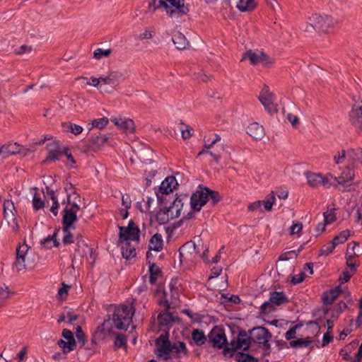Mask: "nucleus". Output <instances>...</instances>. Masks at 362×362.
Listing matches in <instances>:
<instances>
[{
    "mask_svg": "<svg viewBox=\"0 0 362 362\" xmlns=\"http://www.w3.org/2000/svg\"><path fill=\"white\" fill-rule=\"evenodd\" d=\"M109 312L111 313L107 315L103 323L98 326L95 331L102 337L112 334L113 328L127 330L132 322L135 310L133 306L120 305L114 306Z\"/></svg>",
    "mask_w": 362,
    "mask_h": 362,
    "instance_id": "obj_1",
    "label": "nucleus"
},
{
    "mask_svg": "<svg viewBox=\"0 0 362 362\" xmlns=\"http://www.w3.org/2000/svg\"><path fill=\"white\" fill-rule=\"evenodd\" d=\"M208 247L201 242L197 244L192 241L182 245L179 249L180 262H193L197 257L206 258Z\"/></svg>",
    "mask_w": 362,
    "mask_h": 362,
    "instance_id": "obj_2",
    "label": "nucleus"
},
{
    "mask_svg": "<svg viewBox=\"0 0 362 362\" xmlns=\"http://www.w3.org/2000/svg\"><path fill=\"white\" fill-rule=\"evenodd\" d=\"M338 19L334 18L329 15H320L313 13L309 17V24L305 30L311 31L313 29L326 32L330 28H334L339 23Z\"/></svg>",
    "mask_w": 362,
    "mask_h": 362,
    "instance_id": "obj_3",
    "label": "nucleus"
},
{
    "mask_svg": "<svg viewBox=\"0 0 362 362\" xmlns=\"http://www.w3.org/2000/svg\"><path fill=\"white\" fill-rule=\"evenodd\" d=\"M251 341H252L251 335L248 337L245 330H240L237 339L230 342V346L223 349V354L225 356H232L233 351L237 349L246 351L249 349Z\"/></svg>",
    "mask_w": 362,
    "mask_h": 362,
    "instance_id": "obj_4",
    "label": "nucleus"
},
{
    "mask_svg": "<svg viewBox=\"0 0 362 362\" xmlns=\"http://www.w3.org/2000/svg\"><path fill=\"white\" fill-rule=\"evenodd\" d=\"M355 177L354 170L350 165H348L341 173L339 177H334L332 178L337 181V185L343 187V191L352 192L355 191L358 187V182H352L351 181Z\"/></svg>",
    "mask_w": 362,
    "mask_h": 362,
    "instance_id": "obj_5",
    "label": "nucleus"
},
{
    "mask_svg": "<svg viewBox=\"0 0 362 362\" xmlns=\"http://www.w3.org/2000/svg\"><path fill=\"white\" fill-rule=\"evenodd\" d=\"M245 59H249L252 66L258 64H262L265 67H271L274 63V59L271 58L263 51L256 50L253 51L249 49L246 51L241 59V62Z\"/></svg>",
    "mask_w": 362,
    "mask_h": 362,
    "instance_id": "obj_6",
    "label": "nucleus"
},
{
    "mask_svg": "<svg viewBox=\"0 0 362 362\" xmlns=\"http://www.w3.org/2000/svg\"><path fill=\"white\" fill-rule=\"evenodd\" d=\"M250 335L252 341L262 346L267 351V354H269L270 350L269 340L272 334L268 329L262 327H257L250 330Z\"/></svg>",
    "mask_w": 362,
    "mask_h": 362,
    "instance_id": "obj_7",
    "label": "nucleus"
},
{
    "mask_svg": "<svg viewBox=\"0 0 362 362\" xmlns=\"http://www.w3.org/2000/svg\"><path fill=\"white\" fill-rule=\"evenodd\" d=\"M30 247L25 243L16 248V261L13 263L17 272H21L27 268L29 263Z\"/></svg>",
    "mask_w": 362,
    "mask_h": 362,
    "instance_id": "obj_8",
    "label": "nucleus"
},
{
    "mask_svg": "<svg viewBox=\"0 0 362 362\" xmlns=\"http://www.w3.org/2000/svg\"><path fill=\"white\" fill-rule=\"evenodd\" d=\"M119 240L122 241H139L140 230L133 221H130L128 226H119Z\"/></svg>",
    "mask_w": 362,
    "mask_h": 362,
    "instance_id": "obj_9",
    "label": "nucleus"
},
{
    "mask_svg": "<svg viewBox=\"0 0 362 362\" xmlns=\"http://www.w3.org/2000/svg\"><path fill=\"white\" fill-rule=\"evenodd\" d=\"M209 341L217 349H224L230 346L228 344L224 330L218 327L213 328L208 334Z\"/></svg>",
    "mask_w": 362,
    "mask_h": 362,
    "instance_id": "obj_10",
    "label": "nucleus"
},
{
    "mask_svg": "<svg viewBox=\"0 0 362 362\" xmlns=\"http://www.w3.org/2000/svg\"><path fill=\"white\" fill-rule=\"evenodd\" d=\"M209 200L208 187H199L192 194L190 199V205L193 210L199 211L202 207L206 204Z\"/></svg>",
    "mask_w": 362,
    "mask_h": 362,
    "instance_id": "obj_11",
    "label": "nucleus"
},
{
    "mask_svg": "<svg viewBox=\"0 0 362 362\" xmlns=\"http://www.w3.org/2000/svg\"><path fill=\"white\" fill-rule=\"evenodd\" d=\"M305 176L308 180V184L311 187H318L320 186L328 187L331 185L330 181L333 177V175L331 174L322 176L320 173H314L311 172L305 173Z\"/></svg>",
    "mask_w": 362,
    "mask_h": 362,
    "instance_id": "obj_12",
    "label": "nucleus"
},
{
    "mask_svg": "<svg viewBox=\"0 0 362 362\" xmlns=\"http://www.w3.org/2000/svg\"><path fill=\"white\" fill-rule=\"evenodd\" d=\"M259 99L264 108L270 113L276 112L277 109L274 101V95L269 91V87L264 86L259 95Z\"/></svg>",
    "mask_w": 362,
    "mask_h": 362,
    "instance_id": "obj_13",
    "label": "nucleus"
},
{
    "mask_svg": "<svg viewBox=\"0 0 362 362\" xmlns=\"http://www.w3.org/2000/svg\"><path fill=\"white\" fill-rule=\"evenodd\" d=\"M350 123L356 128L362 124V100H356L349 112Z\"/></svg>",
    "mask_w": 362,
    "mask_h": 362,
    "instance_id": "obj_14",
    "label": "nucleus"
},
{
    "mask_svg": "<svg viewBox=\"0 0 362 362\" xmlns=\"http://www.w3.org/2000/svg\"><path fill=\"white\" fill-rule=\"evenodd\" d=\"M165 13L170 18H179L185 15H187L189 8L188 5L185 3L180 4L179 6H171L166 2Z\"/></svg>",
    "mask_w": 362,
    "mask_h": 362,
    "instance_id": "obj_15",
    "label": "nucleus"
},
{
    "mask_svg": "<svg viewBox=\"0 0 362 362\" xmlns=\"http://www.w3.org/2000/svg\"><path fill=\"white\" fill-rule=\"evenodd\" d=\"M177 185V182L175 177L173 176H168L161 183L160 187H159V193H157V198L158 201L162 200V197L160 195L161 194H168L169 193L172 192L174 189H175L176 186Z\"/></svg>",
    "mask_w": 362,
    "mask_h": 362,
    "instance_id": "obj_16",
    "label": "nucleus"
},
{
    "mask_svg": "<svg viewBox=\"0 0 362 362\" xmlns=\"http://www.w3.org/2000/svg\"><path fill=\"white\" fill-rule=\"evenodd\" d=\"M123 78V74L119 71H109L107 75L100 76L101 83L113 87H116Z\"/></svg>",
    "mask_w": 362,
    "mask_h": 362,
    "instance_id": "obj_17",
    "label": "nucleus"
},
{
    "mask_svg": "<svg viewBox=\"0 0 362 362\" xmlns=\"http://www.w3.org/2000/svg\"><path fill=\"white\" fill-rule=\"evenodd\" d=\"M48 150V155L43 163H45L48 161H55L59 159V156L62 154V151L60 148L59 142L54 141L48 144L47 146Z\"/></svg>",
    "mask_w": 362,
    "mask_h": 362,
    "instance_id": "obj_18",
    "label": "nucleus"
},
{
    "mask_svg": "<svg viewBox=\"0 0 362 362\" xmlns=\"http://www.w3.org/2000/svg\"><path fill=\"white\" fill-rule=\"evenodd\" d=\"M112 122L126 134H132L134 132V122L131 119H114Z\"/></svg>",
    "mask_w": 362,
    "mask_h": 362,
    "instance_id": "obj_19",
    "label": "nucleus"
},
{
    "mask_svg": "<svg viewBox=\"0 0 362 362\" xmlns=\"http://www.w3.org/2000/svg\"><path fill=\"white\" fill-rule=\"evenodd\" d=\"M183 206L182 199L180 197H177L172 204L167 209V212H169V215L171 218H176L180 215L181 210Z\"/></svg>",
    "mask_w": 362,
    "mask_h": 362,
    "instance_id": "obj_20",
    "label": "nucleus"
},
{
    "mask_svg": "<svg viewBox=\"0 0 362 362\" xmlns=\"http://www.w3.org/2000/svg\"><path fill=\"white\" fill-rule=\"evenodd\" d=\"M247 134L255 139H261L264 136V127L257 122L251 123L247 128Z\"/></svg>",
    "mask_w": 362,
    "mask_h": 362,
    "instance_id": "obj_21",
    "label": "nucleus"
},
{
    "mask_svg": "<svg viewBox=\"0 0 362 362\" xmlns=\"http://www.w3.org/2000/svg\"><path fill=\"white\" fill-rule=\"evenodd\" d=\"M77 221V216L72 211H69L68 207H66L63 211L62 224L63 227L73 228V224Z\"/></svg>",
    "mask_w": 362,
    "mask_h": 362,
    "instance_id": "obj_22",
    "label": "nucleus"
},
{
    "mask_svg": "<svg viewBox=\"0 0 362 362\" xmlns=\"http://www.w3.org/2000/svg\"><path fill=\"white\" fill-rule=\"evenodd\" d=\"M223 150L224 148L223 146H216V148L214 150H210L204 148V149L199 152L198 156H200L203 154H209L214 158V161L216 163H218L221 158V153L223 151Z\"/></svg>",
    "mask_w": 362,
    "mask_h": 362,
    "instance_id": "obj_23",
    "label": "nucleus"
},
{
    "mask_svg": "<svg viewBox=\"0 0 362 362\" xmlns=\"http://www.w3.org/2000/svg\"><path fill=\"white\" fill-rule=\"evenodd\" d=\"M163 241L162 235L159 233L154 234L149 241L148 250L160 252L163 250Z\"/></svg>",
    "mask_w": 362,
    "mask_h": 362,
    "instance_id": "obj_24",
    "label": "nucleus"
},
{
    "mask_svg": "<svg viewBox=\"0 0 362 362\" xmlns=\"http://www.w3.org/2000/svg\"><path fill=\"white\" fill-rule=\"evenodd\" d=\"M276 307L288 302V298L284 292L274 291L270 293L269 299Z\"/></svg>",
    "mask_w": 362,
    "mask_h": 362,
    "instance_id": "obj_25",
    "label": "nucleus"
},
{
    "mask_svg": "<svg viewBox=\"0 0 362 362\" xmlns=\"http://www.w3.org/2000/svg\"><path fill=\"white\" fill-rule=\"evenodd\" d=\"M59 230V229H55L52 235H49L42 240L41 245L47 249H51L52 247H58L59 245V242L57 240V235Z\"/></svg>",
    "mask_w": 362,
    "mask_h": 362,
    "instance_id": "obj_26",
    "label": "nucleus"
},
{
    "mask_svg": "<svg viewBox=\"0 0 362 362\" xmlns=\"http://www.w3.org/2000/svg\"><path fill=\"white\" fill-rule=\"evenodd\" d=\"M257 5L256 0H239L237 8L242 12L251 11L256 8Z\"/></svg>",
    "mask_w": 362,
    "mask_h": 362,
    "instance_id": "obj_27",
    "label": "nucleus"
},
{
    "mask_svg": "<svg viewBox=\"0 0 362 362\" xmlns=\"http://www.w3.org/2000/svg\"><path fill=\"white\" fill-rule=\"evenodd\" d=\"M340 293L339 287L330 289L323 294V303L325 305H330L338 297Z\"/></svg>",
    "mask_w": 362,
    "mask_h": 362,
    "instance_id": "obj_28",
    "label": "nucleus"
},
{
    "mask_svg": "<svg viewBox=\"0 0 362 362\" xmlns=\"http://www.w3.org/2000/svg\"><path fill=\"white\" fill-rule=\"evenodd\" d=\"M347 158L349 161H361L362 163V148L356 147L348 148Z\"/></svg>",
    "mask_w": 362,
    "mask_h": 362,
    "instance_id": "obj_29",
    "label": "nucleus"
},
{
    "mask_svg": "<svg viewBox=\"0 0 362 362\" xmlns=\"http://www.w3.org/2000/svg\"><path fill=\"white\" fill-rule=\"evenodd\" d=\"M166 1L165 0H149L148 10L144 11V13L147 12L154 13L157 9L163 8L165 11Z\"/></svg>",
    "mask_w": 362,
    "mask_h": 362,
    "instance_id": "obj_30",
    "label": "nucleus"
},
{
    "mask_svg": "<svg viewBox=\"0 0 362 362\" xmlns=\"http://www.w3.org/2000/svg\"><path fill=\"white\" fill-rule=\"evenodd\" d=\"M173 41L178 49H184L188 45V41L185 36L181 33H177L173 37Z\"/></svg>",
    "mask_w": 362,
    "mask_h": 362,
    "instance_id": "obj_31",
    "label": "nucleus"
},
{
    "mask_svg": "<svg viewBox=\"0 0 362 362\" xmlns=\"http://www.w3.org/2000/svg\"><path fill=\"white\" fill-rule=\"evenodd\" d=\"M124 244L122 246V256L129 259L130 257H133L136 255V249L134 246L130 245L129 241H123Z\"/></svg>",
    "mask_w": 362,
    "mask_h": 362,
    "instance_id": "obj_32",
    "label": "nucleus"
},
{
    "mask_svg": "<svg viewBox=\"0 0 362 362\" xmlns=\"http://www.w3.org/2000/svg\"><path fill=\"white\" fill-rule=\"evenodd\" d=\"M112 53V49L97 48L93 51V57L96 60H100L103 58H108Z\"/></svg>",
    "mask_w": 362,
    "mask_h": 362,
    "instance_id": "obj_33",
    "label": "nucleus"
},
{
    "mask_svg": "<svg viewBox=\"0 0 362 362\" xmlns=\"http://www.w3.org/2000/svg\"><path fill=\"white\" fill-rule=\"evenodd\" d=\"M62 125L64 131L71 132L75 135L81 134L83 131L81 126L71 122L62 123Z\"/></svg>",
    "mask_w": 362,
    "mask_h": 362,
    "instance_id": "obj_34",
    "label": "nucleus"
},
{
    "mask_svg": "<svg viewBox=\"0 0 362 362\" xmlns=\"http://www.w3.org/2000/svg\"><path fill=\"white\" fill-rule=\"evenodd\" d=\"M192 337L195 344L198 346L203 345L206 341V337L204 332L200 329H194L192 333Z\"/></svg>",
    "mask_w": 362,
    "mask_h": 362,
    "instance_id": "obj_35",
    "label": "nucleus"
},
{
    "mask_svg": "<svg viewBox=\"0 0 362 362\" xmlns=\"http://www.w3.org/2000/svg\"><path fill=\"white\" fill-rule=\"evenodd\" d=\"M149 281L151 284H154L161 274L160 269L156 264L153 263L149 266Z\"/></svg>",
    "mask_w": 362,
    "mask_h": 362,
    "instance_id": "obj_36",
    "label": "nucleus"
},
{
    "mask_svg": "<svg viewBox=\"0 0 362 362\" xmlns=\"http://www.w3.org/2000/svg\"><path fill=\"white\" fill-rule=\"evenodd\" d=\"M276 197L274 192H271L268 195L266 196L265 199L261 201L262 205L264 206V209L266 211H271L272 209L273 204L275 203Z\"/></svg>",
    "mask_w": 362,
    "mask_h": 362,
    "instance_id": "obj_37",
    "label": "nucleus"
},
{
    "mask_svg": "<svg viewBox=\"0 0 362 362\" xmlns=\"http://www.w3.org/2000/svg\"><path fill=\"white\" fill-rule=\"evenodd\" d=\"M312 343V340L310 337H306L304 339H297L296 340L291 341L289 345L291 347L293 348H302L307 347Z\"/></svg>",
    "mask_w": 362,
    "mask_h": 362,
    "instance_id": "obj_38",
    "label": "nucleus"
},
{
    "mask_svg": "<svg viewBox=\"0 0 362 362\" xmlns=\"http://www.w3.org/2000/svg\"><path fill=\"white\" fill-rule=\"evenodd\" d=\"M158 321L160 326H168L173 321V317L170 313L164 312L158 315Z\"/></svg>",
    "mask_w": 362,
    "mask_h": 362,
    "instance_id": "obj_39",
    "label": "nucleus"
},
{
    "mask_svg": "<svg viewBox=\"0 0 362 362\" xmlns=\"http://www.w3.org/2000/svg\"><path fill=\"white\" fill-rule=\"evenodd\" d=\"M156 221L160 224H164L168 223L170 220H172L169 212H167V209H160L156 216Z\"/></svg>",
    "mask_w": 362,
    "mask_h": 362,
    "instance_id": "obj_40",
    "label": "nucleus"
},
{
    "mask_svg": "<svg viewBox=\"0 0 362 362\" xmlns=\"http://www.w3.org/2000/svg\"><path fill=\"white\" fill-rule=\"evenodd\" d=\"M107 139L108 138L106 135L100 134L91 139L90 141V146L93 148L99 147L100 146L103 145Z\"/></svg>",
    "mask_w": 362,
    "mask_h": 362,
    "instance_id": "obj_41",
    "label": "nucleus"
},
{
    "mask_svg": "<svg viewBox=\"0 0 362 362\" xmlns=\"http://www.w3.org/2000/svg\"><path fill=\"white\" fill-rule=\"evenodd\" d=\"M173 351L182 354L184 356H188V351L186 347V345L182 341H177L173 344Z\"/></svg>",
    "mask_w": 362,
    "mask_h": 362,
    "instance_id": "obj_42",
    "label": "nucleus"
},
{
    "mask_svg": "<svg viewBox=\"0 0 362 362\" xmlns=\"http://www.w3.org/2000/svg\"><path fill=\"white\" fill-rule=\"evenodd\" d=\"M62 336L67 340L68 345H71L76 348V342L74 337L73 332L68 329H64L62 330Z\"/></svg>",
    "mask_w": 362,
    "mask_h": 362,
    "instance_id": "obj_43",
    "label": "nucleus"
},
{
    "mask_svg": "<svg viewBox=\"0 0 362 362\" xmlns=\"http://www.w3.org/2000/svg\"><path fill=\"white\" fill-rule=\"evenodd\" d=\"M349 236V230L341 231L339 235H336L332 240L337 246L339 244L344 243Z\"/></svg>",
    "mask_w": 362,
    "mask_h": 362,
    "instance_id": "obj_44",
    "label": "nucleus"
},
{
    "mask_svg": "<svg viewBox=\"0 0 362 362\" xmlns=\"http://www.w3.org/2000/svg\"><path fill=\"white\" fill-rule=\"evenodd\" d=\"M276 309V306L269 300L264 302L260 307L261 313L268 315Z\"/></svg>",
    "mask_w": 362,
    "mask_h": 362,
    "instance_id": "obj_45",
    "label": "nucleus"
},
{
    "mask_svg": "<svg viewBox=\"0 0 362 362\" xmlns=\"http://www.w3.org/2000/svg\"><path fill=\"white\" fill-rule=\"evenodd\" d=\"M336 245L332 241L327 243L323 245L319 252L320 255H328L333 252Z\"/></svg>",
    "mask_w": 362,
    "mask_h": 362,
    "instance_id": "obj_46",
    "label": "nucleus"
},
{
    "mask_svg": "<svg viewBox=\"0 0 362 362\" xmlns=\"http://www.w3.org/2000/svg\"><path fill=\"white\" fill-rule=\"evenodd\" d=\"M11 293L12 292L7 286L0 288V308L3 306L5 300L9 298Z\"/></svg>",
    "mask_w": 362,
    "mask_h": 362,
    "instance_id": "obj_47",
    "label": "nucleus"
},
{
    "mask_svg": "<svg viewBox=\"0 0 362 362\" xmlns=\"http://www.w3.org/2000/svg\"><path fill=\"white\" fill-rule=\"evenodd\" d=\"M71 228L69 227H63L62 230L64 233V235L63 237V243L64 244H71L74 243V236L72 233H71L70 230Z\"/></svg>",
    "mask_w": 362,
    "mask_h": 362,
    "instance_id": "obj_48",
    "label": "nucleus"
},
{
    "mask_svg": "<svg viewBox=\"0 0 362 362\" xmlns=\"http://www.w3.org/2000/svg\"><path fill=\"white\" fill-rule=\"evenodd\" d=\"M214 136H215V138H214L213 139H211L210 138H207L206 136H205L204 138V148H207V149H211L214 147V146L218 141H221V139L218 134H215Z\"/></svg>",
    "mask_w": 362,
    "mask_h": 362,
    "instance_id": "obj_49",
    "label": "nucleus"
},
{
    "mask_svg": "<svg viewBox=\"0 0 362 362\" xmlns=\"http://www.w3.org/2000/svg\"><path fill=\"white\" fill-rule=\"evenodd\" d=\"M78 80L86 81V83L88 86H92L94 87H98L100 83H101L100 76L98 78L91 76L89 79L84 76H81L78 78Z\"/></svg>",
    "mask_w": 362,
    "mask_h": 362,
    "instance_id": "obj_50",
    "label": "nucleus"
},
{
    "mask_svg": "<svg viewBox=\"0 0 362 362\" xmlns=\"http://www.w3.org/2000/svg\"><path fill=\"white\" fill-rule=\"evenodd\" d=\"M127 344V339L124 334H117L115 340L114 342V346L115 349H119L122 347H125Z\"/></svg>",
    "mask_w": 362,
    "mask_h": 362,
    "instance_id": "obj_51",
    "label": "nucleus"
},
{
    "mask_svg": "<svg viewBox=\"0 0 362 362\" xmlns=\"http://www.w3.org/2000/svg\"><path fill=\"white\" fill-rule=\"evenodd\" d=\"M347 157V150L342 149L334 156V161L336 164L343 163Z\"/></svg>",
    "mask_w": 362,
    "mask_h": 362,
    "instance_id": "obj_52",
    "label": "nucleus"
},
{
    "mask_svg": "<svg viewBox=\"0 0 362 362\" xmlns=\"http://www.w3.org/2000/svg\"><path fill=\"white\" fill-rule=\"evenodd\" d=\"M335 209L333 208L330 209L329 211H327L323 214L325 217V222L327 224L332 223L336 220V214L334 213Z\"/></svg>",
    "mask_w": 362,
    "mask_h": 362,
    "instance_id": "obj_53",
    "label": "nucleus"
},
{
    "mask_svg": "<svg viewBox=\"0 0 362 362\" xmlns=\"http://www.w3.org/2000/svg\"><path fill=\"white\" fill-rule=\"evenodd\" d=\"M168 292L165 291H162V297L160 299H158L159 305H163L166 310H168L170 306V300L168 298Z\"/></svg>",
    "mask_w": 362,
    "mask_h": 362,
    "instance_id": "obj_54",
    "label": "nucleus"
},
{
    "mask_svg": "<svg viewBox=\"0 0 362 362\" xmlns=\"http://www.w3.org/2000/svg\"><path fill=\"white\" fill-rule=\"evenodd\" d=\"M76 337L78 339V343L81 344V346H84L86 341V336L82 330L81 327L77 326L76 329Z\"/></svg>",
    "mask_w": 362,
    "mask_h": 362,
    "instance_id": "obj_55",
    "label": "nucleus"
},
{
    "mask_svg": "<svg viewBox=\"0 0 362 362\" xmlns=\"http://www.w3.org/2000/svg\"><path fill=\"white\" fill-rule=\"evenodd\" d=\"M108 123V119L107 117H102L93 121V127H97L99 129H103Z\"/></svg>",
    "mask_w": 362,
    "mask_h": 362,
    "instance_id": "obj_56",
    "label": "nucleus"
},
{
    "mask_svg": "<svg viewBox=\"0 0 362 362\" xmlns=\"http://www.w3.org/2000/svg\"><path fill=\"white\" fill-rule=\"evenodd\" d=\"M170 298L169 300L170 304H176L178 300V289L175 286H170Z\"/></svg>",
    "mask_w": 362,
    "mask_h": 362,
    "instance_id": "obj_57",
    "label": "nucleus"
},
{
    "mask_svg": "<svg viewBox=\"0 0 362 362\" xmlns=\"http://www.w3.org/2000/svg\"><path fill=\"white\" fill-rule=\"evenodd\" d=\"M57 344L60 348H62L64 354L69 353L76 349L71 345H68L67 341H65L63 339H59L57 341Z\"/></svg>",
    "mask_w": 362,
    "mask_h": 362,
    "instance_id": "obj_58",
    "label": "nucleus"
},
{
    "mask_svg": "<svg viewBox=\"0 0 362 362\" xmlns=\"http://www.w3.org/2000/svg\"><path fill=\"white\" fill-rule=\"evenodd\" d=\"M346 264L349 267H350L352 274L356 270V264L355 262V254L346 256Z\"/></svg>",
    "mask_w": 362,
    "mask_h": 362,
    "instance_id": "obj_59",
    "label": "nucleus"
},
{
    "mask_svg": "<svg viewBox=\"0 0 362 362\" xmlns=\"http://www.w3.org/2000/svg\"><path fill=\"white\" fill-rule=\"evenodd\" d=\"M159 352L170 351L173 352V344L168 340L165 339L163 344H160V347L158 349Z\"/></svg>",
    "mask_w": 362,
    "mask_h": 362,
    "instance_id": "obj_60",
    "label": "nucleus"
},
{
    "mask_svg": "<svg viewBox=\"0 0 362 362\" xmlns=\"http://www.w3.org/2000/svg\"><path fill=\"white\" fill-rule=\"evenodd\" d=\"M21 148V147L17 143H13V144L8 143V156L20 153Z\"/></svg>",
    "mask_w": 362,
    "mask_h": 362,
    "instance_id": "obj_61",
    "label": "nucleus"
},
{
    "mask_svg": "<svg viewBox=\"0 0 362 362\" xmlns=\"http://www.w3.org/2000/svg\"><path fill=\"white\" fill-rule=\"evenodd\" d=\"M238 361L240 362H257V360L248 354H240Z\"/></svg>",
    "mask_w": 362,
    "mask_h": 362,
    "instance_id": "obj_62",
    "label": "nucleus"
},
{
    "mask_svg": "<svg viewBox=\"0 0 362 362\" xmlns=\"http://www.w3.org/2000/svg\"><path fill=\"white\" fill-rule=\"evenodd\" d=\"M33 208L35 210H39L44 207L45 203L40 197H37L35 195L33 197Z\"/></svg>",
    "mask_w": 362,
    "mask_h": 362,
    "instance_id": "obj_63",
    "label": "nucleus"
},
{
    "mask_svg": "<svg viewBox=\"0 0 362 362\" xmlns=\"http://www.w3.org/2000/svg\"><path fill=\"white\" fill-rule=\"evenodd\" d=\"M302 228H303V224L301 223H294L291 226L290 234L291 235L298 234L301 231Z\"/></svg>",
    "mask_w": 362,
    "mask_h": 362,
    "instance_id": "obj_64",
    "label": "nucleus"
}]
</instances>
